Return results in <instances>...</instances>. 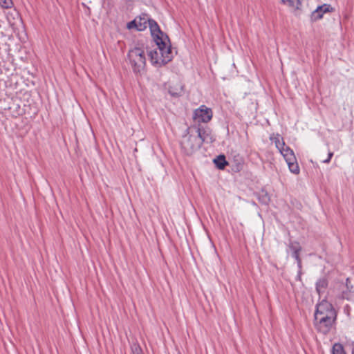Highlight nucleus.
<instances>
[{"label": "nucleus", "instance_id": "nucleus-21", "mask_svg": "<svg viewBox=\"0 0 354 354\" xmlns=\"http://www.w3.org/2000/svg\"><path fill=\"white\" fill-rule=\"evenodd\" d=\"M333 152H329L328 153V158L323 160V162L324 163H328L331 159V158L333 157Z\"/></svg>", "mask_w": 354, "mask_h": 354}, {"label": "nucleus", "instance_id": "nucleus-18", "mask_svg": "<svg viewBox=\"0 0 354 354\" xmlns=\"http://www.w3.org/2000/svg\"><path fill=\"white\" fill-rule=\"evenodd\" d=\"M333 354H346V353L340 344H335L333 348Z\"/></svg>", "mask_w": 354, "mask_h": 354}, {"label": "nucleus", "instance_id": "nucleus-5", "mask_svg": "<svg viewBox=\"0 0 354 354\" xmlns=\"http://www.w3.org/2000/svg\"><path fill=\"white\" fill-rule=\"evenodd\" d=\"M213 113L211 109L203 105L199 109L195 110L193 119L196 122L207 123L211 120Z\"/></svg>", "mask_w": 354, "mask_h": 354}, {"label": "nucleus", "instance_id": "nucleus-2", "mask_svg": "<svg viewBox=\"0 0 354 354\" xmlns=\"http://www.w3.org/2000/svg\"><path fill=\"white\" fill-rule=\"evenodd\" d=\"M169 41H162L158 38L156 41L157 48L150 50L148 55L151 64L154 66H161L168 63L172 57V53L170 46L168 45Z\"/></svg>", "mask_w": 354, "mask_h": 354}, {"label": "nucleus", "instance_id": "nucleus-1", "mask_svg": "<svg viewBox=\"0 0 354 354\" xmlns=\"http://www.w3.org/2000/svg\"><path fill=\"white\" fill-rule=\"evenodd\" d=\"M314 317L315 328L323 334H327L335 323L337 313L330 302L323 299L317 304Z\"/></svg>", "mask_w": 354, "mask_h": 354}, {"label": "nucleus", "instance_id": "nucleus-3", "mask_svg": "<svg viewBox=\"0 0 354 354\" xmlns=\"http://www.w3.org/2000/svg\"><path fill=\"white\" fill-rule=\"evenodd\" d=\"M128 60L135 73H140L145 68L146 56L144 44L138 42L129 49L127 55Z\"/></svg>", "mask_w": 354, "mask_h": 354}, {"label": "nucleus", "instance_id": "nucleus-15", "mask_svg": "<svg viewBox=\"0 0 354 354\" xmlns=\"http://www.w3.org/2000/svg\"><path fill=\"white\" fill-rule=\"evenodd\" d=\"M214 162L219 169H223L227 165V162L225 160L224 155H219L214 160Z\"/></svg>", "mask_w": 354, "mask_h": 354}, {"label": "nucleus", "instance_id": "nucleus-19", "mask_svg": "<svg viewBox=\"0 0 354 354\" xmlns=\"http://www.w3.org/2000/svg\"><path fill=\"white\" fill-rule=\"evenodd\" d=\"M131 348L132 354H143L142 350L138 343H133Z\"/></svg>", "mask_w": 354, "mask_h": 354}, {"label": "nucleus", "instance_id": "nucleus-22", "mask_svg": "<svg viewBox=\"0 0 354 354\" xmlns=\"http://www.w3.org/2000/svg\"><path fill=\"white\" fill-rule=\"evenodd\" d=\"M9 4H10V2H7L6 0H4L3 1V6L6 7V8H8L9 7Z\"/></svg>", "mask_w": 354, "mask_h": 354}, {"label": "nucleus", "instance_id": "nucleus-6", "mask_svg": "<svg viewBox=\"0 0 354 354\" xmlns=\"http://www.w3.org/2000/svg\"><path fill=\"white\" fill-rule=\"evenodd\" d=\"M148 25L152 35L154 37L155 41H158V38L165 41H169L167 35L160 30L159 26L154 20L149 19Z\"/></svg>", "mask_w": 354, "mask_h": 354}, {"label": "nucleus", "instance_id": "nucleus-23", "mask_svg": "<svg viewBox=\"0 0 354 354\" xmlns=\"http://www.w3.org/2000/svg\"><path fill=\"white\" fill-rule=\"evenodd\" d=\"M352 354H354V349H353V351H352Z\"/></svg>", "mask_w": 354, "mask_h": 354}, {"label": "nucleus", "instance_id": "nucleus-9", "mask_svg": "<svg viewBox=\"0 0 354 354\" xmlns=\"http://www.w3.org/2000/svg\"><path fill=\"white\" fill-rule=\"evenodd\" d=\"M279 151L283 156L286 161H295L296 157L293 151L289 147L285 146L281 147Z\"/></svg>", "mask_w": 354, "mask_h": 354}, {"label": "nucleus", "instance_id": "nucleus-13", "mask_svg": "<svg viewBox=\"0 0 354 354\" xmlns=\"http://www.w3.org/2000/svg\"><path fill=\"white\" fill-rule=\"evenodd\" d=\"M328 286V281L325 278L320 279L316 283V290L319 295L324 293Z\"/></svg>", "mask_w": 354, "mask_h": 354}, {"label": "nucleus", "instance_id": "nucleus-17", "mask_svg": "<svg viewBox=\"0 0 354 354\" xmlns=\"http://www.w3.org/2000/svg\"><path fill=\"white\" fill-rule=\"evenodd\" d=\"M290 171L295 174H298L299 173V167L297 162V159L295 158V161H286Z\"/></svg>", "mask_w": 354, "mask_h": 354}, {"label": "nucleus", "instance_id": "nucleus-4", "mask_svg": "<svg viewBox=\"0 0 354 354\" xmlns=\"http://www.w3.org/2000/svg\"><path fill=\"white\" fill-rule=\"evenodd\" d=\"M185 134L180 141L181 148L187 155H192L201 147V140L194 132V128L189 127L186 129Z\"/></svg>", "mask_w": 354, "mask_h": 354}, {"label": "nucleus", "instance_id": "nucleus-7", "mask_svg": "<svg viewBox=\"0 0 354 354\" xmlns=\"http://www.w3.org/2000/svg\"><path fill=\"white\" fill-rule=\"evenodd\" d=\"M195 129V133L200 138L201 140V145L203 142H213L215 140V138L212 134L211 131L209 129H205L201 128H196Z\"/></svg>", "mask_w": 354, "mask_h": 354}, {"label": "nucleus", "instance_id": "nucleus-14", "mask_svg": "<svg viewBox=\"0 0 354 354\" xmlns=\"http://www.w3.org/2000/svg\"><path fill=\"white\" fill-rule=\"evenodd\" d=\"M270 140L274 142L276 147L279 150L281 147H285V142L283 138L279 134H272L270 136Z\"/></svg>", "mask_w": 354, "mask_h": 354}, {"label": "nucleus", "instance_id": "nucleus-11", "mask_svg": "<svg viewBox=\"0 0 354 354\" xmlns=\"http://www.w3.org/2000/svg\"><path fill=\"white\" fill-rule=\"evenodd\" d=\"M183 86L180 82L169 86V92L173 96H178L183 93Z\"/></svg>", "mask_w": 354, "mask_h": 354}, {"label": "nucleus", "instance_id": "nucleus-10", "mask_svg": "<svg viewBox=\"0 0 354 354\" xmlns=\"http://www.w3.org/2000/svg\"><path fill=\"white\" fill-rule=\"evenodd\" d=\"M290 249L292 251V256L297 260L299 264L301 263V259L299 257V252L301 250L299 243L297 242L290 243L289 245Z\"/></svg>", "mask_w": 354, "mask_h": 354}, {"label": "nucleus", "instance_id": "nucleus-12", "mask_svg": "<svg viewBox=\"0 0 354 354\" xmlns=\"http://www.w3.org/2000/svg\"><path fill=\"white\" fill-rule=\"evenodd\" d=\"M138 26L137 30L139 31L145 30L147 27V24L149 21V18L146 14H143L142 16L138 17Z\"/></svg>", "mask_w": 354, "mask_h": 354}, {"label": "nucleus", "instance_id": "nucleus-20", "mask_svg": "<svg viewBox=\"0 0 354 354\" xmlns=\"http://www.w3.org/2000/svg\"><path fill=\"white\" fill-rule=\"evenodd\" d=\"M138 21V17H136L134 20H133L131 22L128 23L127 28L129 29H131L133 28H136L137 29Z\"/></svg>", "mask_w": 354, "mask_h": 354}, {"label": "nucleus", "instance_id": "nucleus-8", "mask_svg": "<svg viewBox=\"0 0 354 354\" xmlns=\"http://www.w3.org/2000/svg\"><path fill=\"white\" fill-rule=\"evenodd\" d=\"M333 8L328 4H324L319 6L311 15V19L317 21L322 18L323 15L326 12H332Z\"/></svg>", "mask_w": 354, "mask_h": 354}, {"label": "nucleus", "instance_id": "nucleus-16", "mask_svg": "<svg viewBox=\"0 0 354 354\" xmlns=\"http://www.w3.org/2000/svg\"><path fill=\"white\" fill-rule=\"evenodd\" d=\"M281 2L293 10L299 9V6L301 5L299 0H281Z\"/></svg>", "mask_w": 354, "mask_h": 354}]
</instances>
